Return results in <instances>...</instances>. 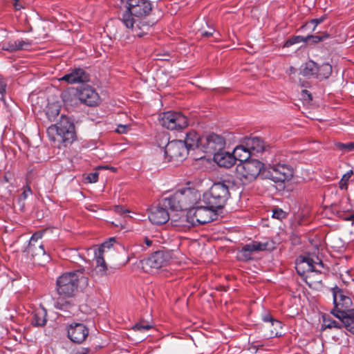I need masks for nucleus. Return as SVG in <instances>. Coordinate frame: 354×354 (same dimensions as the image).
Instances as JSON below:
<instances>
[{"mask_svg": "<svg viewBox=\"0 0 354 354\" xmlns=\"http://www.w3.org/2000/svg\"><path fill=\"white\" fill-rule=\"evenodd\" d=\"M125 1L126 8L119 19L133 36L141 37L148 32L153 24L146 19L152 10L151 3L149 0Z\"/></svg>", "mask_w": 354, "mask_h": 354, "instance_id": "f257e3e1", "label": "nucleus"}, {"mask_svg": "<svg viewBox=\"0 0 354 354\" xmlns=\"http://www.w3.org/2000/svg\"><path fill=\"white\" fill-rule=\"evenodd\" d=\"M82 274L81 271L75 270L65 272L57 278L56 290L58 297L54 301L56 309L68 311L71 308L72 297L77 289L79 278Z\"/></svg>", "mask_w": 354, "mask_h": 354, "instance_id": "f03ea898", "label": "nucleus"}, {"mask_svg": "<svg viewBox=\"0 0 354 354\" xmlns=\"http://www.w3.org/2000/svg\"><path fill=\"white\" fill-rule=\"evenodd\" d=\"M201 194L195 189L185 187L175 192L172 195L162 199V204L169 206L173 211L189 209L200 202Z\"/></svg>", "mask_w": 354, "mask_h": 354, "instance_id": "7ed1b4c3", "label": "nucleus"}, {"mask_svg": "<svg viewBox=\"0 0 354 354\" xmlns=\"http://www.w3.org/2000/svg\"><path fill=\"white\" fill-rule=\"evenodd\" d=\"M47 134L50 140L61 142L64 146L72 144L76 140L75 124L64 115L56 124L47 129Z\"/></svg>", "mask_w": 354, "mask_h": 354, "instance_id": "20e7f679", "label": "nucleus"}, {"mask_svg": "<svg viewBox=\"0 0 354 354\" xmlns=\"http://www.w3.org/2000/svg\"><path fill=\"white\" fill-rule=\"evenodd\" d=\"M230 197L228 185L221 181L214 183L203 195L202 202L217 212L223 208Z\"/></svg>", "mask_w": 354, "mask_h": 354, "instance_id": "39448f33", "label": "nucleus"}, {"mask_svg": "<svg viewBox=\"0 0 354 354\" xmlns=\"http://www.w3.org/2000/svg\"><path fill=\"white\" fill-rule=\"evenodd\" d=\"M287 156L277 154L269 167L268 177L276 183L283 184L293 176V169L288 164Z\"/></svg>", "mask_w": 354, "mask_h": 354, "instance_id": "423d86ee", "label": "nucleus"}, {"mask_svg": "<svg viewBox=\"0 0 354 354\" xmlns=\"http://www.w3.org/2000/svg\"><path fill=\"white\" fill-rule=\"evenodd\" d=\"M263 168V164L258 160L250 159L237 165L236 175L243 183L254 180Z\"/></svg>", "mask_w": 354, "mask_h": 354, "instance_id": "0eeeda50", "label": "nucleus"}, {"mask_svg": "<svg viewBox=\"0 0 354 354\" xmlns=\"http://www.w3.org/2000/svg\"><path fill=\"white\" fill-rule=\"evenodd\" d=\"M162 139L167 142V145L161 150L164 152L165 158L168 161L181 162L186 158L188 151L186 146L183 143V140H175L169 142L167 134L162 135Z\"/></svg>", "mask_w": 354, "mask_h": 354, "instance_id": "6e6552de", "label": "nucleus"}, {"mask_svg": "<svg viewBox=\"0 0 354 354\" xmlns=\"http://www.w3.org/2000/svg\"><path fill=\"white\" fill-rule=\"evenodd\" d=\"M42 233L37 232L34 233L30 239L26 248L28 254L30 255L36 263L42 264L50 260L41 241Z\"/></svg>", "mask_w": 354, "mask_h": 354, "instance_id": "1a4fd4ad", "label": "nucleus"}, {"mask_svg": "<svg viewBox=\"0 0 354 354\" xmlns=\"http://www.w3.org/2000/svg\"><path fill=\"white\" fill-rule=\"evenodd\" d=\"M305 265L306 266V271L308 272V275L306 277V283L310 287L312 286V283L313 282H317L320 283L322 281L321 279H317L315 281H308V279L311 278V275L315 273L320 274L321 271L318 270L315 268V266H319L320 268L324 267L323 262L319 260L317 257V261H314L313 258L310 257H300L299 259H297V266H296V270L297 273L301 275L304 276L305 274Z\"/></svg>", "mask_w": 354, "mask_h": 354, "instance_id": "9d476101", "label": "nucleus"}, {"mask_svg": "<svg viewBox=\"0 0 354 354\" xmlns=\"http://www.w3.org/2000/svg\"><path fill=\"white\" fill-rule=\"evenodd\" d=\"M160 124L170 130L181 129L188 125L187 118L180 113L167 111L160 115Z\"/></svg>", "mask_w": 354, "mask_h": 354, "instance_id": "9b49d317", "label": "nucleus"}, {"mask_svg": "<svg viewBox=\"0 0 354 354\" xmlns=\"http://www.w3.org/2000/svg\"><path fill=\"white\" fill-rule=\"evenodd\" d=\"M332 292L335 308L331 313L335 317L339 312L354 310V309L352 308L353 302L348 292L337 286L332 289Z\"/></svg>", "mask_w": 354, "mask_h": 354, "instance_id": "f8f14e48", "label": "nucleus"}, {"mask_svg": "<svg viewBox=\"0 0 354 354\" xmlns=\"http://www.w3.org/2000/svg\"><path fill=\"white\" fill-rule=\"evenodd\" d=\"M171 259V257L169 252L158 250L144 259L142 261V264L146 272H149V269L158 270L167 266L169 263Z\"/></svg>", "mask_w": 354, "mask_h": 354, "instance_id": "ddd939ff", "label": "nucleus"}, {"mask_svg": "<svg viewBox=\"0 0 354 354\" xmlns=\"http://www.w3.org/2000/svg\"><path fill=\"white\" fill-rule=\"evenodd\" d=\"M225 146V138L214 133H209L202 138V151L204 153L214 156L217 151L223 150Z\"/></svg>", "mask_w": 354, "mask_h": 354, "instance_id": "4468645a", "label": "nucleus"}, {"mask_svg": "<svg viewBox=\"0 0 354 354\" xmlns=\"http://www.w3.org/2000/svg\"><path fill=\"white\" fill-rule=\"evenodd\" d=\"M196 225L210 223L217 218L216 212L208 205H196L192 208Z\"/></svg>", "mask_w": 354, "mask_h": 354, "instance_id": "2eb2a0df", "label": "nucleus"}, {"mask_svg": "<svg viewBox=\"0 0 354 354\" xmlns=\"http://www.w3.org/2000/svg\"><path fill=\"white\" fill-rule=\"evenodd\" d=\"M77 94L80 101L88 106H97L100 101V97L95 88L89 85H84L77 89Z\"/></svg>", "mask_w": 354, "mask_h": 354, "instance_id": "dca6fc26", "label": "nucleus"}, {"mask_svg": "<svg viewBox=\"0 0 354 354\" xmlns=\"http://www.w3.org/2000/svg\"><path fill=\"white\" fill-rule=\"evenodd\" d=\"M88 328L82 323L73 322L67 327L68 339L76 344H82L88 335Z\"/></svg>", "mask_w": 354, "mask_h": 354, "instance_id": "f3484780", "label": "nucleus"}, {"mask_svg": "<svg viewBox=\"0 0 354 354\" xmlns=\"http://www.w3.org/2000/svg\"><path fill=\"white\" fill-rule=\"evenodd\" d=\"M90 80L89 74L82 68H75L71 72L63 75L59 80L70 84H83Z\"/></svg>", "mask_w": 354, "mask_h": 354, "instance_id": "a211bd4d", "label": "nucleus"}, {"mask_svg": "<svg viewBox=\"0 0 354 354\" xmlns=\"http://www.w3.org/2000/svg\"><path fill=\"white\" fill-rule=\"evenodd\" d=\"M167 207L169 208V206L163 205L162 200L158 205L151 208L149 214V221L156 225H162L167 223L169 219Z\"/></svg>", "mask_w": 354, "mask_h": 354, "instance_id": "6ab92c4d", "label": "nucleus"}, {"mask_svg": "<svg viewBox=\"0 0 354 354\" xmlns=\"http://www.w3.org/2000/svg\"><path fill=\"white\" fill-rule=\"evenodd\" d=\"M214 160L218 166L226 168H230L236 163L233 153H231L223 149L221 151H217V153L214 154Z\"/></svg>", "mask_w": 354, "mask_h": 354, "instance_id": "aec40b11", "label": "nucleus"}, {"mask_svg": "<svg viewBox=\"0 0 354 354\" xmlns=\"http://www.w3.org/2000/svg\"><path fill=\"white\" fill-rule=\"evenodd\" d=\"M202 138L196 131H191L186 133V137L183 143L186 146L187 151L196 148L202 150Z\"/></svg>", "mask_w": 354, "mask_h": 354, "instance_id": "412c9836", "label": "nucleus"}, {"mask_svg": "<svg viewBox=\"0 0 354 354\" xmlns=\"http://www.w3.org/2000/svg\"><path fill=\"white\" fill-rule=\"evenodd\" d=\"M335 317L341 321L348 331L354 335V310L339 312Z\"/></svg>", "mask_w": 354, "mask_h": 354, "instance_id": "4be33fe9", "label": "nucleus"}, {"mask_svg": "<svg viewBox=\"0 0 354 354\" xmlns=\"http://www.w3.org/2000/svg\"><path fill=\"white\" fill-rule=\"evenodd\" d=\"M186 210V214H183L179 216L178 219L174 220L177 223L175 224L176 226H180L185 228H190L196 225L194 221V217L192 211V208Z\"/></svg>", "mask_w": 354, "mask_h": 354, "instance_id": "5701e85b", "label": "nucleus"}, {"mask_svg": "<svg viewBox=\"0 0 354 354\" xmlns=\"http://www.w3.org/2000/svg\"><path fill=\"white\" fill-rule=\"evenodd\" d=\"M245 146L251 153H261L265 149V143L263 140L259 137L247 138Z\"/></svg>", "mask_w": 354, "mask_h": 354, "instance_id": "b1692460", "label": "nucleus"}, {"mask_svg": "<svg viewBox=\"0 0 354 354\" xmlns=\"http://www.w3.org/2000/svg\"><path fill=\"white\" fill-rule=\"evenodd\" d=\"M47 312L44 308H37L32 313L31 323L34 326H44L46 324Z\"/></svg>", "mask_w": 354, "mask_h": 354, "instance_id": "393cba45", "label": "nucleus"}, {"mask_svg": "<svg viewBox=\"0 0 354 354\" xmlns=\"http://www.w3.org/2000/svg\"><path fill=\"white\" fill-rule=\"evenodd\" d=\"M233 156L235 158V162L238 160L241 162H244L250 160L251 152L245 145L236 146L233 150Z\"/></svg>", "mask_w": 354, "mask_h": 354, "instance_id": "a878e982", "label": "nucleus"}, {"mask_svg": "<svg viewBox=\"0 0 354 354\" xmlns=\"http://www.w3.org/2000/svg\"><path fill=\"white\" fill-rule=\"evenodd\" d=\"M246 250L252 255V254L255 252L264 251L267 250H270L272 247L270 246V243L269 241L266 242H259V241H252L249 243L243 245Z\"/></svg>", "mask_w": 354, "mask_h": 354, "instance_id": "bb28decb", "label": "nucleus"}, {"mask_svg": "<svg viewBox=\"0 0 354 354\" xmlns=\"http://www.w3.org/2000/svg\"><path fill=\"white\" fill-rule=\"evenodd\" d=\"M332 71V66L328 63H323L321 65L317 64L315 78L319 81L327 80L330 76Z\"/></svg>", "mask_w": 354, "mask_h": 354, "instance_id": "cd10ccee", "label": "nucleus"}, {"mask_svg": "<svg viewBox=\"0 0 354 354\" xmlns=\"http://www.w3.org/2000/svg\"><path fill=\"white\" fill-rule=\"evenodd\" d=\"M316 71H317V64L313 60L308 61L301 66V73L304 76L315 78Z\"/></svg>", "mask_w": 354, "mask_h": 354, "instance_id": "c85d7f7f", "label": "nucleus"}, {"mask_svg": "<svg viewBox=\"0 0 354 354\" xmlns=\"http://www.w3.org/2000/svg\"><path fill=\"white\" fill-rule=\"evenodd\" d=\"M342 323L339 320V322H337L336 320L333 319L330 317H323V323L321 326V330H324L327 328L331 329V328H335V329H340L342 326Z\"/></svg>", "mask_w": 354, "mask_h": 354, "instance_id": "c756f323", "label": "nucleus"}, {"mask_svg": "<svg viewBox=\"0 0 354 354\" xmlns=\"http://www.w3.org/2000/svg\"><path fill=\"white\" fill-rule=\"evenodd\" d=\"M95 257L96 259L97 268L99 269V272L101 274H105L106 271V265L104 257H102V254H100L97 250H94Z\"/></svg>", "mask_w": 354, "mask_h": 354, "instance_id": "7c9ffc66", "label": "nucleus"}, {"mask_svg": "<svg viewBox=\"0 0 354 354\" xmlns=\"http://www.w3.org/2000/svg\"><path fill=\"white\" fill-rule=\"evenodd\" d=\"M334 145L342 153L354 151V142L347 143L336 142Z\"/></svg>", "mask_w": 354, "mask_h": 354, "instance_id": "2f4dec72", "label": "nucleus"}, {"mask_svg": "<svg viewBox=\"0 0 354 354\" xmlns=\"http://www.w3.org/2000/svg\"><path fill=\"white\" fill-rule=\"evenodd\" d=\"M271 326L273 327V329L271 330L270 337H279L282 336V333L279 331L283 327L281 322L274 319L271 324Z\"/></svg>", "mask_w": 354, "mask_h": 354, "instance_id": "473e14b6", "label": "nucleus"}, {"mask_svg": "<svg viewBox=\"0 0 354 354\" xmlns=\"http://www.w3.org/2000/svg\"><path fill=\"white\" fill-rule=\"evenodd\" d=\"M330 37V35L327 32H322L320 35H307V43L317 44L321 41Z\"/></svg>", "mask_w": 354, "mask_h": 354, "instance_id": "72a5a7b5", "label": "nucleus"}, {"mask_svg": "<svg viewBox=\"0 0 354 354\" xmlns=\"http://www.w3.org/2000/svg\"><path fill=\"white\" fill-rule=\"evenodd\" d=\"M353 172V170H349L346 173H345L339 183V187L341 189H347L348 182L351 177L352 176Z\"/></svg>", "mask_w": 354, "mask_h": 354, "instance_id": "f704fd0d", "label": "nucleus"}, {"mask_svg": "<svg viewBox=\"0 0 354 354\" xmlns=\"http://www.w3.org/2000/svg\"><path fill=\"white\" fill-rule=\"evenodd\" d=\"M237 257L242 261H248L252 259L251 254L248 252L244 246L238 251Z\"/></svg>", "mask_w": 354, "mask_h": 354, "instance_id": "c9c22d12", "label": "nucleus"}, {"mask_svg": "<svg viewBox=\"0 0 354 354\" xmlns=\"http://www.w3.org/2000/svg\"><path fill=\"white\" fill-rule=\"evenodd\" d=\"M115 241V239L114 238H110L109 241H106L102 243L101 245L97 248V251L100 253V254H103L106 249H110L113 246V244Z\"/></svg>", "mask_w": 354, "mask_h": 354, "instance_id": "e433bc0d", "label": "nucleus"}, {"mask_svg": "<svg viewBox=\"0 0 354 354\" xmlns=\"http://www.w3.org/2000/svg\"><path fill=\"white\" fill-rule=\"evenodd\" d=\"M16 42V51L26 49L31 45V42L26 39H17L15 40Z\"/></svg>", "mask_w": 354, "mask_h": 354, "instance_id": "4c0bfd02", "label": "nucleus"}, {"mask_svg": "<svg viewBox=\"0 0 354 354\" xmlns=\"http://www.w3.org/2000/svg\"><path fill=\"white\" fill-rule=\"evenodd\" d=\"M7 82L5 79L0 75V95L1 101L5 102L4 95L6 93Z\"/></svg>", "mask_w": 354, "mask_h": 354, "instance_id": "58836bf2", "label": "nucleus"}, {"mask_svg": "<svg viewBox=\"0 0 354 354\" xmlns=\"http://www.w3.org/2000/svg\"><path fill=\"white\" fill-rule=\"evenodd\" d=\"M306 38V37L300 36V35L293 37L292 38H291L288 41H287L286 46H288L293 45L295 44L300 43V42L307 43V39Z\"/></svg>", "mask_w": 354, "mask_h": 354, "instance_id": "ea45409f", "label": "nucleus"}, {"mask_svg": "<svg viewBox=\"0 0 354 354\" xmlns=\"http://www.w3.org/2000/svg\"><path fill=\"white\" fill-rule=\"evenodd\" d=\"M151 327V325L149 324L137 323L133 326V329L134 330L143 332L149 330Z\"/></svg>", "mask_w": 354, "mask_h": 354, "instance_id": "a19ab883", "label": "nucleus"}, {"mask_svg": "<svg viewBox=\"0 0 354 354\" xmlns=\"http://www.w3.org/2000/svg\"><path fill=\"white\" fill-rule=\"evenodd\" d=\"M2 49L9 52L16 51V42L15 40L5 42L2 45Z\"/></svg>", "mask_w": 354, "mask_h": 354, "instance_id": "79ce46f5", "label": "nucleus"}, {"mask_svg": "<svg viewBox=\"0 0 354 354\" xmlns=\"http://www.w3.org/2000/svg\"><path fill=\"white\" fill-rule=\"evenodd\" d=\"M207 24V26L208 28V30H201V34L203 37H209L210 36H212L214 32H215V29L213 26H209L208 24V23H206Z\"/></svg>", "mask_w": 354, "mask_h": 354, "instance_id": "37998d69", "label": "nucleus"}, {"mask_svg": "<svg viewBox=\"0 0 354 354\" xmlns=\"http://www.w3.org/2000/svg\"><path fill=\"white\" fill-rule=\"evenodd\" d=\"M327 18L326 15H323L319 18L313 19L310 20V23L314 25L313 30H315V27L320 24L321 23L324 22Z\"/></svg>", "mask_w": 354, "mask_h": 354, "instance_id": "c03bdc74", "label": "nucleus"}, {"mask_svg": "<svg viewBox=\"0 0 354 354\" xmlns=\"http://www.w3.org/2000/svg\"><path fill=\"white\" fill-rule=\"evenodd\" d=\"M99 174L97 172H92L87 175L86 180L90 183H96L98 180Z\"/></svg>", "mask_w": 354, "mask_h": 354, "instance_id": "a18cd8bd", "label": "nucleus"}, {"mask_svg": "<svg viewBox=\"0 0 354 354\" xmlns=\"http://www.w3.org/2000/svg\"><path fill=\"white\" fill-rule=\"evenodd\" d=\"M130 129V126L128 124H118L115 131L118 133H127Z\"/></svg>", "mask_w": 354, "mask_h": 354, "instance_id": "49530a36", "label": "nucleus"}, {"mask_svg": "<svg viewBox=\"0 0 354 354\" xmlns=\"http://www.w3.org/2000/svg\"><path fill=\"white\" fill-rule=\"evenodd\" d=\"M301 98L307 102H310L312 100V95L308 90H302L301 93Z\"/></svg>", "mask_w": 354, "mask_h": 354, "instance_id": "de8ad7c7", "label": "nucleus"}, {"mask_svg": "<svg viewBox=\"0 0 354 354\" xmlns=\"http://www.w3.org/2000/svg\"><path fill=\"white\" fill-rule=\"evenodd\" d=\"M71 252L72 256L74 257V260H77V258H76V257H77L78 259H82L84 261H88L84 256V254H81V253L78 252L77 250H71Z\"/></svg>", "mask_w": 354, "mask_h": 354, "instance_id": "09e8293b", "label": "nucleus"}, {"mask_svg": "<svg viewBox=\"0 0 354 354\" xmlns=\"http://www.w3.org/2000/svg\"><path fill=\"white\" fill-rule=\"evenodd\" d=\"M32 194V191L30 187L26 188L19 196L20 201H25L28 196Z\"/></svg>", "mask_w": 354, "mask_h": 354, "instance_id": "8fccbe9b", "label": "nucleus"}, {"mask_svg": "<svg viewBox=\"0 0 354 354\" xmlns=\"http://www.w3.org/2000/svg\"><path fill=\"white\" fill-rule=\"evenodd\" d=\"M284 212L281 209H274L272 212V217L275 218H281L284 217Z\"/></svg>", "mask_w": 354, "mask_h": 354, "instance_id": "3c124183", "label": "nucleus"}, {"mask_svg": "<svg viewBox=\"0 0 354 354\" xmlns=\"http://www.w3.org/2000/svg\"><path fill=\"white\" fill-rule=\"evenodd\" d=\"M13 6L15 10H20L24 9L26 6L24 3H20L19 0H14Z\"/></svg>", "mask_w": 354, "mask_h": 354, "instance_id": "603ef678", "label": "nucleus"}, {"mask_svg": "<svg viewBox=\"0 0 354 354\" xmlns=\"http://www.w3.org/2000/svg\"><path fill=\"white\" fill-rule=\"evenodd\" d=\"M262 319L264 322H270V324L275 319L270 314H266L263 316Z\"/></svg>", "mask_w": 354, "mask_h": 354, "instance_id": "864d4df0", "label": "nucleus"}, {"mask_svg": "<svg viewBox=\"0 0 354 354\" xmlns=\"http://www.w3.org/2000/svg\"><path fill=\"white\" fill-rule=\"evenodd\" d=\"M114 211L118 214H124L126 212H129V210L124 209L123 207L120 205L114 207Z\"/></svg>", "mask_w": 354, "mask_h": 354, "instance_id": "5fc2aeb1", "label": "nucleus"}, {"mask_svg": "<svg viewBox=\"0 0 354 354\" xmlns=\"http://www.w3.org/2000/svg\"><path fill=\"white\" fill-rule=\"evenodd\" d=\"M145 243L147 247H150L152 245V241L148 238H145Z\"/></svg>", "mask_w": 354, "mask_h": 354, "instance_id": "6e6d98bb", "label": "nucleus"}, {"mask_svg": "<svg viewBox=\"0 0 354 354\" xmlns=\"http://www.w3.org/2000/svg\"><path fill=\"white\" fill-rule=\"evenodd\" d=\"M59 113V110L58 109H56L55 110V111L52 112L53 117H55V116L58 115Z\"/></svg>", "mask_w": 354, "mask_h": 354, "instance_id": "4d7b16f0", "label": "nucleus"}, {"mask_svg": "<svg viewBox=\"0 0 354 354\" xmlns=\"http://www.w3.org/2000/svg\"><path fill=\"white\" fill-rule=\"evenodd\" d=\"M346 221L354 220V214H351L349 216L345 218Z\"/></svg>", "mask_w": 354, "mask_h": 354, "instance_id": "13d9d810", "label": "nucleus"}, {"mask_svg": "<svg viewBox=\"0 0 354 354\" xmlns=\"http://www.w3.org/2000/svg\"><path fill=\"white\" fill-rule=\"evenodd\" d=\"M69 95H68V94H65V95H64L63 100H64V101L66 103H67V102H68V97H69Z\"/></svg>", "mask_w": 354, "mask_h": 354, "instance_id": "bf43d9fd", "label": "nucleus"}, {"mask_svg": "<svg viewBox=\"0 0 354 354\" xmlns=\"http://www.w3.org/2000/svg\"><path fill=\"white\" fill-rule=\"evenodd\" d=\"M138 247L142 248V250H145V248L143 245H138Z\"/></svg>", "mask_w": 354, "mask_h": 354, "instance_id": "052dcab7", "label": "nucleus"}, {"mask_svg": "<svg viewBox=\"0 0 354 354\" xmlns=\"http://www.w3.org/2000/svg\"><path fill=\"white\" fill-rule=\"evenodd\" d=\"M47 115H48L49 118L50 117L49 111L47 112Z\"/></svg>", "mask_w": 354, "mask_h": 354, "instance_id": "680f3d73", "label": "nucleus"}]
</instances>
